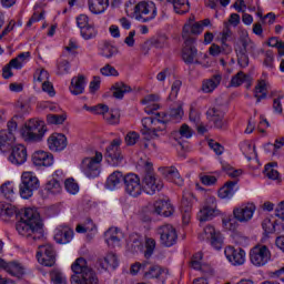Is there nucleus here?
I'll use <instances>...</instances> for the list:
<instances>
[{"instance_id":"obj_13","label":"nucleus","mask_w":284,"mask_h":284,"mask_svg":"<svg viewBox=\"0 0 284 284\" xmlns=\"http://www.w3.org/2000/svg\"><path fill=\"white\" fill-rule=\"evenodd\" d=\"M219 216V210L216 209V197L211 196L206 199L205 204L197 213L200 223L212 221V219Z\"/></svg>"},{"instance_id":"obj_44","label":"nucleus","mask_w":284,"mask_h":284,"mask_svg":"<svg viewBox=\"0 0 284 284\" xmlns=\"http://www.w3.org/2000/svg\"><path fill=\"white\" fill-rule=\"evenodd\" d=\"M119 50L116 47L110 44L109 42H104L100 49L101 57H104L105 59H112Z\"/></svg>"},{"instance_id":"obj_35","label":"nucleus","mask_w":284,"mask_h":284,"mask_svg":"<svg viewBox=\"0 0 284 284\" xmlns=\"http://www.w3.org/2000/svg\"><path fill=\"white\" fill-rule=\"evenodd\" d=\"M267 85H270V83L263 79L257 81V84L255 85L254 90L256 103H261L263 99H267Z\"/></svg>"},{"instance_id":"obj_37","label":"nucleus","mask_w":284,"mask_h":284,"mask_svg":"<svg viewBox=\"0 0 284 284\" xmlns=\"http://www.w3.org/2000/svg\"><path fill=\"white\" fill-rule=\"evenodd\" d=\"M171 3L176 14H186L190 12V0H166Z\"/></svg>"},{"instance_id":"obj_48","label":"nucleus","mask_w":284,"mask_h":284,"mask_svg":"<svg viewBox=\"0 0 284 284\" xmlns=\"http://www.w3.org/2000/svg\"><path fill=\"white\" fill-rule=\"evenodd\" d=\"M44 190L48 194H61V182L57 179H52L45 184Z\"/></svg>"},{"instance_id":"obj_10","label":"nucleus","mask_w":284,"mask_h":284,"mask_svg":"<svg viewBox=\"0 0 284 284\" xmlns=\"http://www.w3.org/2000/svg\"><path fill=\"white\" fill-rule=\"evenodd\" d=\"M158 234L160 236V243L164 247H172L179 241V234L172 224H163L158 227Z\"/></svg>"},{"instance_id":"obj_26","label":"nucleus","mask_w":284,"mask_h":284,"mask_svg":"<svg viewBox=\"0 0 284 284\" xmlns=\"http://www.w3.org/2000/svg\"><path fill=\"white\" fill-rule=\"evenodd\" d=\"M74 236V231L70 226L60 225L55 229L54 241L60 245H65L72 241Z\"/></svg>"},{"instance_id":"obj_50","label":"nucleus","mask_w":284,"mask_h":284,"mask_svg":"<svg viewBox=\"0 0 284 284\" xmlns=\"http://www.w3.org/2000/svg\"><path fill=\"white\" fill-rule=\"evenodd\" d=\"M194 201V195L192 193H185L182 197L181 210L182 212H192V202Z\"/></svg>"},{"instance_id":"obj_23","label":"nucleus","mask_w":284,"mask_h":284,"mask_svg":"<svg viewBox=\"0 0 284 284\" xmlns=\"http://www.w3.org/2000/svg\"><path fill=\"white\" fill-rule=\"evenodd\" d=\"M203 32V24L201 22H187L183 27L182 39L184 41L196 39Z\"/></svg>"},{"instance_id":"obj_30","label":"nucleus","mask_w":284,"mask_h":284,"mask_svg":"<svg viewBox=\"0 0 284 284\" xmlns=\"http://www.w3.org/2000/svg\"><path fill=\"white\" fill-rule=\"evenodd\" d=\"M71 94L75 97L79 94H83L85 92V75L79 74L71 79V84L69 87Z\"/></svg>"},{"instance_id":"obj_51","label":"nucleus","mask_w":284,"mask_h":284,"mask_svg":"<svg viewBox=\"0 0 284 284\" xmlns=\"http://www.w3.org/2000/svg\"><path fill=\"white\" fill-rule=\"evenodd\" d=\"M68 116L65 114H49L47 121L50 125H63Z\"/></svg>"},{"instance_id":"obj_59","label":"nucleus","mask_w":284,"mask_h":284,"mask_svg":"<svg viewBox=\"0 0 284 284\" xmlns=\"http://www.w3.org/2000/svg\"><path fill=\"white\" fill-rule=\"evenodd\" d=\"M50 79V73L45 70H40L36 72L34 74V83H39L42 85V83H45Z\"/></svg>"},{"instance_id":"obj_22","label":"nucleus","mask_w":284,"mask_h":284,"mask_svg":"<svg viewBox=\"0 0 284 284\" xmlns=\"http://www.w3.org/2000/svg\"><path fill=\"white\" fill-rule=\"evenodd\" d=\"M204 239L210 241L214 250H221L223 247V237L221 236V232L216 231L212 225H206L204 227Z\"/></svg>"},{"instance_id":"obj_45","label":"nucleus","mask_w":284,"mask_h":284,"mask_svg":"<svg viewBox=\"0 0 284 284\" xmlns=\"http://www.w3.org/2000/svg\"><path fill=\"white\" fill-rule=\"evenodd\" d=\"M264 175L272 181H278L281 179V174L278 170H276V163H268L264 168Z\"/></svg>"},{"instance_id":"obj_41","label":"nucleus","mask_w":284,"mask_h":284,"mask_svg":"<svg viewBox=\"0 0 284 284\" xmlns=\"http://www.w3.org/2000/svg\"><path fill=\"white\" fill-rule=\"evenodd\" d=\"M271 97H273V110L275 114H283V103H281V101H283L284 94L277 91H272Z\"/></svg>"},{"instance_id":"obj_29","label":"nucleus","mask_w":284,"mask_h":284,"mask_svg":"<svg viewBox=\"0 0 284 284\" xmlns=\"http://www.w3.org/2000/svg\"><path fill=\"white\" fill-rule=\"evenodd\" d=\"M161 101V95L159 94H149L141 100L142 105H144V112L146 114H152L155 110H159L161 105L159 104Z\"/></svg>"},{"instance_id":"obj_6","label":"nucleus","mask_w":284,"mask_h":284,"mask_svg":"<svg viewBox=\"0 0 284 284\" xmlns=\"http://www.w3.org/2000/svg\"><path fill=\"white\" fill-rule=\"evenodd\" d=\"M158 10L153 1H141L133 8V17L140 23H150L156 19Z\"/></svg>"},{"instance_id":"obj_54","label":"nucleus","mask_w":284,"mask_h":284,"mask_svg":"<svg viewBox=\"0 0 284 284\" xmlns=\"http://www.w3.org/2000/svg\"><path fill=\"white\" fill-rule=\"evenodd\" d=\"M247 75L243 71H240L231 79V87L239 88L240 85H243V83H245Z\"/></svg>"},{"instance_id":"obj_17","label":"nucleus","mask_w":284,"mask_h":284,"mask_svg":"<svg viewBox=\"0 0 284 284\" xmlns=\"http://www.w3.org/2000/svg\"><path fill=\"white\" fill-rule=\"evenodd\" d=\"M224 254L232 265L239 266L245 264V250L241 247L226 246Z\"/></svg>"},{"instance_id":"obj_3","label":"nucleus","mask_w":284,"mask_h":284,"mask_svg":"<svg viewBox=\"0 0 284 284\" xmlns=\"http://www.w3.org/2000/svg\"><path fill=\"white\" fill-rule=\"evenodd\" d=\"M20 134L27 143H39L45 136V126L42 121L31 119L21 128Z\"/></svg>"},{"instance_id":"obj_8","label":"nucleus","mask_w":284,"mask_h":284,"mask_svg":"<svg viewBox=\"0 0 284 284\" xmlns=\"http://www.w3.org/2000/svg\"><path fill=\"white\" fill-rule=\"evenodd\" d=\"M196 39L184 40V45L182 48V61L186 65H201V55L202 52H199L196 49Z\"/></svg>"},{"instance_id":"obj_12","label":"nucleus","mask_w":284,"mask_h":284,"mask_svg":"<svg viewBox=\"0 0 284 284\" xmlns=\"http://www.w3.org/2000/svg\"><path fill=\"white\" fill-rule=\"evenodd\" d=\"M37 258L40 265H44V267H52V265L57 263L54 246L51 244L40 245L38 247Z\"/></svg>"},{"instance_id":"obj_34","label":"nucleus","mask_w":284,"mask_h":284,"mask_svg":"<svg viewBox=\"0 0 284 284\" xmlns=\"http://www.w3.org/2000/svg\"><path fill=\"white\" fill-rule=\"evenodd\" d=\"M99 265L102 267V270H116L119 267V257H116V254L109 253L105 257L99 260Z\"/></svg>"},{"instance_id":"obj_38","label":"nucleus","mask_w":284,"mask_h":284,"mask_svg":"<svg viewBox=\"0 0 284 284\" xmlns=\"http://www.w3.org/2000/svg\"><path fill=\"white\" fill-rule=\"evenodd\" d=\"M111 90L113 91L114 99H123L125 94L132 92V88L124 82H116Z\"/></svg>"},{"instance_id":"obj_56","label":"nucleus","mask_w":284,"mask_h":284,"mask_svg":"<svg viewBox=\"0 0 284 284\" xmlns=\"http://www.w3.org/2000/svg\"><path fill=\"white\" fill-rule=\"evenodd\" d=\"M262 227L266 234H274L276 232V222H272L271 219L266 217L262 222Z\"/></svg>"},{"instance_id":"obj_5","label":"nucleus","mask_w":284,"mask_h":284,"mask_svg":"<svg viewBox=\"0 0 284 284\" xmlns=\"http://www.w3.org/2000/svg\"><path fill=\"white\" fill-rule=\"evenodd\" d=\"M144 168L145 174L142 179V191L150 196H154L155 192L163 190V181L154 173L151 162H145Z\"/></svg>"},{"instance_id":"obj_2","label":"nucleus","mask_w":284,"mask_h":284,"mask_svg":"<svg viewBox=\"0 0 284 284\" xmlns=\"http://www.w3.org/2000/svg\"><path fill=\"white\" fill-rule=\"evenodd\" d=\"M74 275L71 276V284H99L97 273L88 266V261L79 257L71 265Z\"/></svg>"},{"instance_id":"obj_24","label":"nucleus","mask_w":284,"mask_h":284,"mask_svg":"<svg viewBox=\"0 0 284 284\" xmlns=\"http://www.w3.org/2000/svg\"><path fill=\"white\" fill-rule=\"evenodd\" d=\"M221 81H223V74L215 73L207 79L202 81L201 90L204 94H212L216 88L221 85Z\"/></svg>"},{"instance_id":"obj_32","label":"nucleus","mask_w":284,"mask_h":284,"mask_svg":"<svg viewBox=\"0 0 284 284\" xmlns=\"http://www.w3.org/2000/svg\"><path fill=\"white\" fill-rule=\"evenodd\" d=\"M88 3L92 14H103L110 8V0H89Z\"/></svg>"},{"instance_id":"obj_27","label":"nucleus","mask_w":284,"mask_h":284,"mask_svg":"<svg viewBox=\"0 0 284 284\" xmlns=\"http://www.w3.org/2000/svg\"><path fill=\"white\" fill-rule=\"evenodd\" d=\"M153 212L160 216H172L174 214V206L170 200H158L153 204Z\"/></svg>"},{"instance_id":"obj_46","label":"nucleus","mask_w":284,"mask_h":284,"mask_svg":"<svg viewBox=\"0 0 284 284\" xmlns=\"http://www.w3.org/2000/svg\"><path fill=\"white\" fill-rule=\"evenodd\" d=\"M80 34L82 39H84L85 41H90V39L97 38V36L99 34V31H97V28H94V26L89 24L80 29Z\"/></svg>"},{"instance_id":"obj_25","label":"nucleus","mask_w":284,"mask_h":284,"mask_svg":"<svg viewBox=\"0 0 284 284\" xmlns=\"http://www.w3.org/2000/svg\"><path fill=\"white\" fill-rule=\"evenodd\" d=\"M206 119L210 123H213L214 128L217 130L225 128V114L216 108H211L206 111Z\"/></svg>"},{"instance_id":"obj_7","label":"nucleus","mask_w":284,"mask_h":284,"mask_svg":"<svg viewBox=\"0 0 284 284\" xmlns=\"http://www.w3.org/2000/svg\"><path fill=\"white\" fill-rule=\"evenodd\" d=\"M39 178L33 172L27 171L21 175V183L19 185V194L21 199L28 200L34 196V192L40 187Z\"/></svg>"},{"instance_id":"obj_31","label":"nucleus","mask_w":284,"mask_h":284,"mask_svg":"<svg viewBox=\"0 0 284 284\" xmlns=\"http://www.w3.org/2000/svg\"><path fill=\"white\" fill-rule=\"evenodd\" d=\"M104 239L106 245L109 247H116L121 245V232H119V229L111 227L104 233Z\"/></svg>"},{"instance_id":"obj_14","label":"nucleus","mask_w":284,"mask_h":284,"mask_svg":"<svg viewBox=\"0 0 284 284\" xmlns=\"http://www.w3.org/2000/svg\"><path fill=\"white\" fill-rule=\"evenodd\" d=\"M256 212V205L254 203H245L233 210V216H235L239 223H248L254 217Z\"/></svg>"},{"instance_id":"obj_49","label":"nucleus","mask_w":284,"mask_h":284,"mask_svg":"<svg viewBox=\"0 0 284 284\" xmlns=\"http://www.w3.org/2000/svg\"><path fill=\"white\" fill-rule=\"evenodd\" d=\"M168 120L160 119V122L158 125H153V129L151 130V135L146 136V139H156L159 138V132H165Z\"/></svg>"},{"instance_id":"obj_55","label":"nucleus","mask_w":284,"mask_h":284,"mask_svg":"<svg viewBox=\"0 0 284 284\" xmlns=\"http://www.w3.org/2000/svg\"><path fill=\"white\" fill-rule=\"evenodd\" d=\"M1 193L8 199V201H12V195L14 194V186L12 185V183L7 182L2 184Z\"/></svg>"},{"instance_id":"obj_40","label":"nucleus","mask_w":284,"mask_h":284,"mask_svg":"<svg viewBox=\"0 0 284 284\" xmlns=\"http://www.w3.org/2000/svg\"><path fill=\"white\" fill-rule=\"evenodd\" d=\"M30 51L19 53L17 58L10 60V65H12L14 70H21V68L26 65V62L30 61Z\"/></svg>"},{"instance_id":"obj_15","label":"nucleus","mask_w":284,"mask_h":284,"mask_svg":"<svg viewBox=\"0 0 284 284\" xmlns=\"http://www.w3.org/2000/svg\"><path fill=\"white\" fill-rule=\"evenodd\" d=\"M235 52H244L248 54H254L256 52V43L250 38V33L243 30L240 34L237 42L234 45Z\"/></svg>"},{"instance_id":"obj_61","label":"nucleus","mask_w":284,"mask_h":284,"mask_svg":"<svg viewBox=\"0 0 284 284\" xmlns=\"http://www.w3.org/2000/svg\"><path fill=\"white\" fill-rule=\"evenodd\" d=\"M100 72L103 77H119V71L111 64H105L100 69Z\"/></svg>"},{"instance_id":"obj_1","label":"nucleus","mask_w":284,"mask_h":284,"mask_svg":"<svg viewBox=\"0 0 284 284\" xmlns=\"http://www.w3.org/2000/svg\"><path fill=\"white\" fill-rule=\"evenodd\" d=\"M16 230L20 236L30 241H40L43 237V223L41 215L34 209H26L23 216L16 224Z\"/></svg>"},{"instance_id":"obj_58","label":"nucleus","mask_w":284,"mask_h":284,"mask_svg":"<svg viewBox=\"0 0 284 284\" xmlns=\"http://www.w3.org/2000/svg\"><path fill=\"white\" fill-rule=\"evenodd\" d=\"M64 187L69 194H77L79 192V184L74 182V179L65 180Z\"/></svg>"},{"instance_id":"obj_64","label":"nucleus","mask_w":284,"mask_h":284,"mask_svg":"<svg viewBox=\"0 0 284 284\" xmlns=\"http://www.w3.org/2000/svg\"><path fill=\"white\" fill-rule=\"evenodd\" d=\"M139 139H140L139 133H136L135 131H131L125 135L124 141L126 145H136V142L139 141Z\"/></svg>"},{"instance_id":"obj_9","label":"nucleus","mask_w":284,"mask_h":284,"mask_svg":"<svg viewBox=\"0 0 284 284\" xmlns=\"http://www.w3.org/2000/svg\"><path fill=\"white\" fill-rule=\"evenodd\" d=\"M271 258L272 253L270 252V248L266 245H255L250 251V261L252 265H254L255 267H263L264 265H267Z\"/></svg>"},{"instance_id":"obj_42","label":"nucleus","mask_w":284,"mask_h":284,"mask_svg":"<svg viewBox=\"0 0 284 284\" xmlns=\"http://www.w3.org/2000/svg\"><path fill=\"white\" fill-rule=\"evenodd\" d=\"M104 121H106L109 125H119L121 121L119 109H111L108 113H104Z\"/></svg>"},{"instance_id":"obj_60","label":"nucleus","mask_w":284,"mask_h":284,"mask_svg":"<svg viewBox=\"0 0 284 284\" xmlns=\"http://www.w3.org/2000/svg\"><path fill=\"white\" fill-rule=\"evenodd\" d=\"M203 253H195L191 260V267L193 270H203Z\"/></svg>"},{"instance_id":"obj_33","label":"nucleus","mask_w":284,"mask_h":284,"mask_svg":"<svg viewBox=\"0 0 284 284\" xmlns=\"http://www.w3.org/2000/svg\"><path fill=\"white\" fill-rule=\"evenodd\" d=\"M159 123H161V119L160 118H144L142 119V129H141V134H143V136H145V139H148V136L152 135V129L154 128V125H159Z\"/></svg>"},{"instance_id":"obj_36","label":"nucleus","mask_w":284,"mask_h":284,"mask_svg":"<svg viewBox=\"0 0 284 284\" xmlns=\"http://www.w3.org/2000/svg\"><path fill=\"white\" fill-rule=\"evenodd\" d=\"M237 190L236 181L226 182L225 185L219 190V196L220 199H232Z\"/></svg>"},{"instance_id":"obj_57","label":"nucleus","mask_w":284,"mask_h":284,"mask_svg":"<svg viewBox=\"0 0 284 284\" xmlns=\"http://www.w3.org/2000/svg\"><path fill=\"white\" fill-rule=\"evenodd\" d=\"M84 108L85 110H90L91 112H93V114H102L103 119H105V113H108L110 110L105 104H98L92 108H88V105H84Z\"/></svg>"},{"instance_id":"obj_19","label":"nucleus","mask_w":284,"mask_h":284,"mask_svg":"<svg viewBox=\"0 0 284 284\" xmlns=\"http://www.w3.org/2000/svg\"><path fill=\"white\" fill-rule=\"evenodd\" d=\"M8 160L12 165H23L28 161V149L23 144H17L12 148Z\"/></svg>"},{"instance_id":"obj_4","label":"nucleus","mask_w":284,"mask_h":284,"mask_svg":"<svg viewBox=\"0 0 284 284\" xmlns=\"http://www.w3.org/2000/svg\"><path fill=\"white\" fill-rule=\"evenodd\" d=\"M103 162V153L94 151L91 155L82 159L80 170L88 179H97L101 174V163Z\"/></svg>"},{"instance_id":"obj_62","label":"nucleus","mask_w":284,"mask_h":284,"mask_svg":"<svg viewBox=\"0 0 284 284\" xmlns=\"http://www.w3.org/2000/svg\"><path fill=\"white\" fill-rule=\"evenodd\" d=\"M235 52H236L239 65L242 68H247V65H250V55H247L248 53L241 52V51H235Z\"/></svg>"},{"instance_id":"obj_47","label":"nucleus","mask_w":284,"mask_h":284,"mask_svg":"<svg viewBox=\"0 0 284 284\" xmlns=\"http://www.w3.org/2000/svg\"><path fill=\"white\" fill-rule=\"evenodd\" d=\"M70 62L63 58H60L57 61V71L55 74L59 77H63V74H70Z\"/></svg>"},{"instance_id":"obj_28","label":"nucleus","mask_w":284,"mask_h":284,"mask_svg":"<svg viewBox=\"0 0 284 284\" xmlns=\"http://www.w3.org/2000/svg\"><path fill=\"white\" fill-rule=\"evenodd\" d=\"M160 172L168 181H171V183L179 186L183 185V179L181 178V173H179V169H176V166H163L160 168Z\"/></svg>"},{"instance_id":"obj_21","label":"nucleus","mask_w":284,"mask_h":284,"mask_svg":"<svg viewBox=\"0 0 284 284\" xmlns=\"http://www.w3.org/2000/svg\"><path fill=\"white\" fill-rule=\"evenodd\" d=\"M48 148L51 152H63L68 148V138L61 133H53L48 138Z\"/></svg>"},{"instance_id":"obj_52","label":"nucleus","mask_w":284,"mask_h":284,"mask_svg":"<svg viewBox=\"0 0 284 284\" xmlns=\"http://www.w3.org/2000/svg\"><path fill=\"white\" fill-rule=\"evenodd\" d=\"M154 250H156V241L152 237L145 239V258H151L152 254H154Z\"/></svg>"},{"instance_id":"obj_16","label":"nucleus","mask_w":284,"mask_h":284,"mask_svg":"<svg viewBox=\"0 0 284 284\" xmlns=\"http://www.w3.org/2000/svg\"><path fill=\"white\" fill-rule=\"evenodd\" d=\"M121 143L120 138L114 139L111 144L106 148V160L111 165H119L123 161V155H121Z\"/></svg>"},{"instance_id":"obj_53","label":"nucleus","mask_w":284,"mask_h":284,"mask_svg":"<svg viewBox=\"0 0 284 284\" xmlns=\"http://www.w3.org/2000/svg\"><path fill=\"white\" fill-rule=\"evenodd\" d=\"M163 274V270L159 265H153L149 267V271H144L145 278H159Z\"/></svg>"},{"instance_id":"obj_39","label":"nucleus","mask_w":284,"mask_h":284,"mask_svg":"<svg viewBox=\"0 0 284 284\" xmlns=\"http://www.w3.org/2000/svg\"><path fill=\"white\" fill-rule=\"evenodd\" d=\"M125 182V176L120 171H114L112 174L109 175L106 180V186L109 190H114V187L121 185V183Z\"/></svg>"},{"instance_id":"obj_18","label":"nucleus","mask_w":284,"mask_h":284,"mask_svg":"<svg viewBox=\"0 0 284 284\" xmlns=\"http://www.w3.org/2000/svg\"><path fill=\"white\" fill-rule=\"evenodd\" d=\"M0 267L16 278H23L26 276V267L18 261L6 262L4 260H0Z\"/></svg>"},{"instance_id":"obj_63","label":"nucleus","mask_w":284,"mask_h":284,"mask_svg":"<svg viewBox=\"0 0 284 284\" xmlns=\"http://www.w3.org/2000/svg\"><path fill=\"white\" fill-rule=\"evenodd\" d=\"M16 136L13 133H10L8 130H1L0 131V142L6 144V143H14Z\"/></svg>"},{"instance_id":"obj_11","label":"nucleus","mask_w":284,"mask_h":284,"mask_svg":"<svg viewBox=\"0 0 284 284\" xmlns=\"http://www.w3.org/2000/svg\"><path fill=\"white\" fill-rule=\"evenodd\" d=\"M124 190L129 196L136 199L143 194V185H141V178L134 173H129L124 176Z\"/></svg>"},{"instance_id":"obj_43","label":"nucleus","mask_w":284,"mask_h":284,"mask_svg":"<svg viewBox=\"0 0 284 284\" xmlns=\"http://www.w3.org/2000/svg\"><path fill=\"white\" fill-rule=\"evenodd\" d=\"M222 225L224 230H229V232H235V230L239 227V220H236V216L227 215L222 219Z\"/></svg>"},{"instance_id":"obj_20","label":"nucleus","mask_w":284,"mask_h":284,"mask_svg":"<svg viewBox=\"0 0 284 284\" xmlns=\"http://www.w3.org/2000/svg\"><path fill=\"white\" fill-rule=\"evenodd\" d=\"M32 163L36 168H50L54 164V155L45 151H36L32 154Z\"/></svg>"}]
</instances>
